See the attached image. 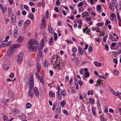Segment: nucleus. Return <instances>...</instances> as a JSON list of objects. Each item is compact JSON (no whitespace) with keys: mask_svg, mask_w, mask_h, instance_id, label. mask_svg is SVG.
Returning <instances> with one entry per match:
<instances>
[{"mask_svg":"<svg viewBox=\"0 0 121 121\" xmlns=\"http://www.w3.org/2000/svg\"><path fill=\"white\" fill-rule=\"evenodd\" d=\"M39 43L34 39H30L28 41L27 47L29 49L35 51L36 50V47L38 45Z\"/></svg>","mask_w":121,"mask_h":121,"instance_id":"nucleus-1","label":"nucleus"},{"mask_svg":"<svg viewBox=\"0 0 121 121\" xmlns=\"http://www.w3.org/2000/svg\"><path fill=\"white\" fill-rule=\"evenodd\" d=\"M34 84V78L32 75L30 77L28 82V96L32 98L33 97V93L31 91L32 90Z\"/></svg>","mask_w":121,"mask_h":121,"instance_id":"nucleus-2","label":"nucleus"},{"mask_svg":"<svg viewBox=\"0 0 121 121\" xmlns=\"http://www.w3.org/2000/svg\"><path fill=\"white\" fill-rule=\"evenodd\" d=\"M15 52V49L12 45L10 46L8 49L7 54L9 56H11L13 55Z\"/></svg>","mask_w":121,"mask_h":121,"instance_id":"nucleus-3","label":"nucleus"},{"mask_svg":"<svg viewBox=\"0 0 121 121\" xmlns=\"http://www.w3.org/2000/svg\"><path fill=\"white\" fill-rule=\"evenodd\" d=\"M54 57H52V59L51 60V63L52 64H56V66L54 67V68L55 69L56 68V67L58 66L59 68H61V67H60V64H59V62H58V60H56V61L54 60Z\"/></svg>","mask_w":121,"mask_h":121,"instance_id":"nucleus-4","label":"nucleus"},{"mask_svg":"<svg viewBox=\"0 0 121 121\" xmlns=\"http://www.w3.org/2000/svg\"><path fill=\"white\" fill-rule=\"evenodd\" d=\"M23 53L22 52H20L18 55L17 61L18 64H20L21 63L22 61L23 60Z\"/></svg>","mask_w":121,"mask_h":121,"instance_id":"nucleus-5","label":"nucleus"},{"mask_svg":"<svg viewBox=\"0 0 121 121\" xmlns=\"http://www.w3.org/2000/svg\"><path fill=\"white\" fill-rule=\"evenodd\" d=\"M58 91L57 93V96L58 98H60L62 95V90L60 88L59 86H58Z\"/></svg>","mask_w":121,"mask_h":121,"instance_id":"nucleus-6","label":"nucleus"},{"mask_svg":"<svg viewBox=\"0 0 121 121\" xmlns=\"http://www.w3.org/2000/svg\"><path fill=\"white\" fill-rule=\"evenodd\" d=\"M4 64L3 68L5 69H8L10 66V62L8 61H6Z\"/></svg>","mask_w":121,"mask_h":121,"instance_id":"nucleus-7","label":"nucleus"},{"mask_svg":"<svg viewBox=\"0 0 121 121\" xmlns=\"http://www.w3.org/2000/svg\"><path fill=\"white\" fill-rule=\"evenodd\" d=\"M41 44L40 48H39V52L41 51L42 52V49L43 48V45L44 44V41L43 40H42L41 41Z\"/></svg>","mask_w":121,"mask_h":121,"instance_id":"nucleus-8","label":"nucleus"},{"mask_svg":"<svg viewBox=\"0 0 121 121\" xmlns=\"http://www.w3.org/2000/svg\"><path fill=\"white\" fill-rule=\"evenodd\" d=\"M11 17L12 23L14 25H16V18L15 15H12L11 16Z\"/></svg>","mask_w":121,"mask_h":121,"instance_id":"nucleus-9","label":"nucleus"},{"mask_svg":"<svg viewBox=\"0 0 121 121\" xmlns=\"http://www.w3.org/2000/svg\"><path fill=\"white\" fill-rule=\"evenodd\" d=\"M37 57V59L39 61L43 57V54L42 52L40 51V52H39L38 53Z\"/></svg>","mask_w":121,"mask_h":121,"instance_id":"nucleus-10","label":"nucleus"},{"mask_svg":"<svg viewBox=\"0 0 121 121\" xmlns=\"http://www.w3.org/2000/svg\"><path fill=\"white\" fill-rule=\"evenodd\" d=\"M18 33V29L17 27L15 28L14 30V37L16 38L17 36Z\"/></svg>","mask_w":121,"mask_h":121,"instance_id":"nucleus-11","label":"nucleus"},{"mask_svg":"<svg viewBox=\"0 0 121 121\" xmlns=\"http://www.w3.org/2000/svg\"><path fill=\"white\" fill-rule=\"evenodd\" d=\"M78 52L79 54L81 55H82L83 54V50L82 48L79 46L78 47Z\"/></svg>","mask_w":121,"mask_h":121,"instance_id":"nucleus-12","label":"nucleus"},{"mask_svg":"<svg viewBox=\"0 0 121 121\" xmlns=\"http://www.w3.org/2000/svg\"><path fill=\"white\" fill-rule=\"evenodd\" d=\"M34 91L36 96H38L39 95V92L37 87H35L34 88Z\"/></svg>","mask_w":121,"mask_h":121,"instance_id":"nucleus-13","label":"nucleus"},{"mask_svg":"<svg viewBox=\"0 0 121 121\" xmlns=\"http://www.w3.org/2000/svg\"><path fill=\"white\" fill-rule=\"evenodd\" d=\"M89 14L86 12H85L82 13L81 16L82 17H85L89 16Z\"/></svg>","mask_w":121,"mask_h":121,"instance_id":"nucleus-14","label":"nucleus"},{"mask_svg":"<svg viewBox=\"0 0 121 121\" xmlns=\"http://www.w3.org/2000/svg\"><path fill=\"white\" fill-rule=\"evenodd\" d=\"M116 17L115 14L114 13H112L110 16V20L112 21H113Z\"/></svg>","mask_w":121,"mask_h":121,"instance_id":"nucleus-15","label":"nucleus"},{"mask_svg":"<svg viewBox=\"0 0 121 121\" xmlns=\"http://www.w3.org/2000/svg\"><path fill=\"white\" fill-rule=\"evenodd\" d=\"M9 99H3L1 100V102L3 103L4 104H5L7 105L8 102H9Z\"/></svg>","mask_w":121,"mask_h":121,"instance_id":"nucleus-16","label":"nucleus"},{"mask_svg":"<svg viewBox=\"0 0 121 121\" xmlns=\"http://www.w3.org/2000/svg\"><path fill=\"white\" fill-rule=\"evenodd\" d=\"M119 6L117 5V4L116 7H115L117 9V10L120 11L121 10V2H120L119 4Z\"/></svg>","mask_w":121,"mask_h":121,"instance_id":"nucleus-17","label":"nucleus"},{"mask_svg":"<svg viewBox=\"0 0 121 121\" xmlns=\"http://www.w3.org/2000/svg\"><path fill=\"white\" fill-rule=\"evenodd\" d=\"M0 8L3 11V13L7 11V9L5 7L4 8L2 5L0 4Z\"/></svg>","mask_w":121,"mask_h":121,"instance_id":"nucleus-18","label":"nucleus"},{"mask_svg":"<svg viewBox=\"0 0 121 121\" xmlns=\"http://www.w3.org/2000/svg\"><path fill=\"white\" fill-rule=\"evenodd\" d=\"M108 4L110 9L112 10H114V8L113 5V4L110 2H108Z\"/></svg>","mask_w":121,"mask_h":121,"instance_id":"nucleus-19","label":"nucleus"},{"mask_svg":"<svg viewBox=\"0 0 121 121\" xmlns=\"http://www.w3.org/2000/svg\"><path fill=\"white\" fill-rule=\"evenodd\" d=\"M53 41L54 39L53 38V37H51L50 39V40L49 41V44L50 45L52 46Z\"/></svg>","mask_w":121,"mask_h":121,"instance_id":"nucleus-20","label":"nucleus"},{"mask_svg":"<svg viewBox=\"0 0 121 121\" xmlns=\"http://www.w3.org/2000/svg\"><path fill=\"white\" fill-rule=\"evenodd\" d=\"M61 112L60 107V106H58L56 110V113L57 114H60Z\"/></svg>","mask_w":121,"mask_h":121,"instance_id":"nucleus-21","label":"nucleus"},{"mask_svg":"<svg viewBox=\"0 0 121 121\" xmlns=\"http://www.w3.org/2000/svg\"><path fill=\"white\" fill-rule=\"evenodd\" d=\"M30 23V20H28L26 21L24 23V25L25 26H27Z\"/></svg>","mask_w":121,"mask_h":121,"instance_id":"nucleus-22","label":"nucleus"},{"mask_svg":"<svg viewBox=\"0 0 121 121\" xmlns=\"http://www.w3.org/2000/svg\"><path fill=\"white\" fill-rule=\"evenodd\" d=\"M112 4L115 7H116L117 4V3L116 0H112Z\"/></svg>","mask_w":121,"mask_h":121,"instance_id":"nucleus-23","label":"nucleus"},{"mask_svg":"<svg viewBox=\"0 0 121 121\" xmlns=\"http://www.w3.org/2000/svg\"><path fill=\"white\" fill-rule=\"evenodd\" d=\"M48 28L49 32L52 33L53 32V30L52 29L51 26L48 25Z\"/></svg>","mask_w":121,"mask_h":121,"instance_id":"nucleus-24","label":"nucleus"},{"mask_svg":"<svg viewBox=\"0 0 121 121\" xmlns=\"http://www.w3.org/2000/svg\"><path fill=\"white\" fill-rule=\"evenodd\" d=\"M49 94L50 96L52 97H53L55 95V93L52 91H50L49 93Z\"/></svg>","mask_w":121,"mask_h":121,"instance_id":"nucleus-25","label":"nucleus"},{"mask_svg":"<svg viewBox=\"0 0 121 121\" xmlns=\"http://www.w3.org/2000/svg\"><path fill=\"white\" fill-rule=\"evenodd\" d=\"M23 40V38L22 37H19L17 40V42H21Z\"/></svg>","mask_w":121,"mask_h":121,"instance_id":"nucleus-26","label":"nucleus"},{"mask_svg":"<svg viewBox=\"0 0 121 121\" xmlns=\"http://www.w3.org/2000/svg\"><path fill=\"white\" fill-rule=\"evenodd\" d=\"M41 68V66L38 63L37 67V70L38 73L40 71V69Z\"/></svg>","mask_w":121,"mask_h":121,"instance_id":"nucleus-27","label":"nucleus"},{"mask_svg":"<svg viewBox=\"0 0 121 121\" xmlns=\"http://www.w3.org/2000/svg\"><path fill=\"white\" fill-rule=\"evenodd\" d=\"M94 64L95 65L97 66H100L101 65V64L100 63H98L97 61H95L94 62Z\"/></svg>","mask_w":121,"mask_h":121,"instance_id":"nucleus-28","label":"nucleus"},{"mask_svg":"<svg viewBox=\"0 0 121 121\" xmlns=\"http://www.w3.org/2000/svg\"><path fill=\"white\" fill-rule=\"evenodd\" d=\"M92 111L93 115L94 116H95L96 115V114L95 111V108L94 106H92Z\"/></svg>","mask_w":121,"mask_h":121,"instance_id":"nucleus-29","label":"nucleus"},{"mask_svg":"<svg viewBox=\"0 0 121 121\" xmlns=\"http://www.w3.org/2000/svg\"><path fill=\"white\" fill-rule=\"evenodd\" d=\"M6 44H3V46H9L11 45L12 44V42L11 41H9L7 43H6Z\"/></svg>","mask_w":121,"mask_h":121,"instance_id":"nucleus-30","label":"nucleus"},{"mask_svg":"<svg viewBox=\"0 0 121 121\" xmlns=\"http://www.w3.org/2000/svg\"><path fill=\"white\" fill-rule=\"evenodd\" d=\"M12 45L13 47H14L15 49V48H16V47H17V48H18L20 47L21 46V45L20 44H15Z\"/></svg>","mask_w":121,"mask_h":121,"instance_id":"nucleus-31","label":"nucleus"},{"mask_svg":"<svg viewBox=\"0 0 121 121\" xmlns=\"http://www.w3.org/2000/svg\"><path fill=\"white\" fill-rule=\"evenodd\" d=\"M100 80H98L97 81V84H99V85H101L102 84H103L102 82V80H100V79H99ZM99 86H101L100 85H99Z\"/></svg>","mask_w":121,"mask_h":121,"instance_id":"nucleus-32","label":"nucleus"},{"mask_svg":"<svg viewBox=\"0 0 121 121\" xmlns=\"http://www.w3.org/2000/svg\"><path fill=\"white\" fill-rule=\"evenodd\" d=\"M88 94L89 95H92L94 94V91L92 90H91V91H89L88 92Z\"/></svg>","mask_w":121,"mask_h":121,"instance_id":"nucleus-33","label":"nucleus"},{"mask_svg":"<svg viewBox=\"0 0 121 121\" xmlns=\"http://www.w3.org/2000/svg\"><path fill=\"white\" fill-rule=\"evenodd\" d=\"M13 112L16 114H18L20 113V111L16 109H14L13 110Z\"/></svg>","mask_w":121,"mask_h":121,"instance_id":"nucleus-34","label":"nucleus"},{"mask_svg":"<svg viewBox=\"0 0 121 121\" xmlns=\"http://www.w3.org/2000/svg\"><path fill=\"white\" fill-rule=\"evenodd\" d=\"M65 104L66 103L65 102L64 100L61 101L60 103L61 106L62 107H63L64 106Z\"/></svg>","mask_w":121,"mask_h":121,"instance_id":"nucleus-35","label":"nucleus"},{"mask_svg":"<svg viewBox=\"0 0 121 121\" xmlns=\"http://www.w3.org/2000/svg\"><path fill=\"white\" fill-rule=\"evenodd\" d=\"M89 100L90 101V102L92 104H94V100L93 99H92L90 98L89 99Z\"/></svg>","mask_w":121,"mask_h":121,"instance_id":"nucleus-36","label":"nucleus"},{"mask_svg":"<svg viewBox=\"0 0 121 121\" xmlns=\"http://www.w3.org/2000/svg\"><path fill=\"white\" fill-rule=\"evenodd\" d=\"M38 79L39 80V81L42 83L43 84V80L42 78L40 77V76H39L38 77Z\"/></svg>","mask_w":121,"mask_h":121,"instance_id":"nucleus-37","label":"nucleus"},{"mask_svg":"<svg viewBox=\"0 0 121 121\" xmlns=\"http://www.w3.org/2000/svg\"><path fill=\"white\" fill-rule=\"evenodd\" d=\"M26 105L27 107L28 108H30L32 106L31 104L30 103H27Z\"/></svg>","mask_w":121,"mask_h":121,"instance_id":"nucleus-38","label":"nucleus"},{"mask_svg":"<svg viewBox=\"0 0 121 121\" xmlns=\"http://www.w3.org/2000/svg\"><path fill=\"white\" fill-rule=\"evenodd\" d=\"M101 8V6L100 5H98L97 6V9L98 11H100Z\"/></svg>","mask_w":121,"mask_h":121,"instance_id":"nucleus-39","label":"nucleus"},{"mask_svg":"<svg viewBox=\"0 0 121 121\" xmlns=\"http://www.w3.org/2000/svg\"><path fill=\"white\" fill-rule=\"evenodd\" d=\"M20 117L22 118H26V116L25 115L22 114L20 115Z\"/></svg>","mask_w":121,"mask_h":121,"instance_id":"nucleus-40","label":"nucleus"},{"mask_svg":"<svg viewBox=\"0 0 121 121\" xmlns=\"http://www.w3.org/2000/svg\"><path fill=\"white\" fill-rule=\"evenodd\" d=\"M29 17L30 19H32L34 18V16L32 13H30V14Z\"/></svg>","mask_w":121,"mask_h":121,"instance_id":"nucleus-41","label":"nucleus"},{"mask_svg":"<svg viewBox=\"0 0 121 121\" xmlns=\"http://www.w3.org/2000/svg\"><path fill=\"white\" fill-rule=\"evenodd\" d=\"M49 14L48 10H47L46 11V16L47 19H48V18Z\"/></svg>","mask_w":121,"mask_h":121,"instance_id":"nucleus-42","label":"nucleus"},{"mask_svg":"<svg viewBox=\"0 0 121 121\" xmlns=\"http://www.w3.org/2000/svg\"><path fill=\"white\" fill-rule=\"evenodd\" d=\"M77 49L75 47H74L72 49V52L74 53L76 52H77Z\"/></svg>","mask_w":121,"mask_h":121,"instance_id":"nucleus-43","label":"nucleus"},{"mask_svg":"<svg viewBox=\"0 0 121 121\" xmlns=\"http://www.w3.org/2000/svg\"><path fill=\"white\" fill-rule=\"evenodd\" d=\"M93 48L92 46H90L88 48V51L90 52H91L92 51Z\"/></svg>","mask_w":121,"mask_h":121,"instance_id":"nucleus-44","label":"nucleus"},{"mask_svg":"<svg viewBox=\"0 0 121 121\" xmlns=\"http://www.w3.org/2000/svg\"><path fill=\"white\" fill-rule=\"evenodd\" d=\"M91 17L89 16V17H86V20L88 21H90L91 20Z\"/></svg>","mask_w":121,"mask_h":121,"instance_id":"nucleus-45","label":"nucleus"},{"mask_svg":"<svg viewBox=\"0 0 121 121\" xmlns=\"http://www.w3.org/2000/svg\"><path fill=\"white\" fill-rule=\"evenodd\" d=\"M4 121H8V117L6 116H4L3 117Z\"/></svg>","mask_w":121,"mask_h":121,"instance_id":"nucleus-46","label":"nucleus"},{"mask_svg":"<svg viewBox=\"0 0 121 121\" xmlns=\"http://www.w3.org/2000/svg\"><path fill=\"white\" fill-rule=\"evenodd\" d=\"M121 95V93L119 92H116L115 94V95L116 96H119L120 95Z\"/></svg>","mask_w":121,"mask_h":121,"instance_id":"nucleus-47","label":"nucleus"},{"mask_svg":"<svg viewBox=\"0 0 121 121\" xmlns=\"http://www.w3.org/2000/svg\"><path fill=\"white\" fill-rule=\"evenodd\" d=\"M110 21H108V20H107L105 23V25L106 26H107L108 24H110Z\"/></svg>","mask_w":121,"mask_h":121,"instance_id":"nucleus-48","label":"nucleus"},{"mask_svg":"<svg viewBox=\"0 0 121 121\" xmlns=\"http://www.w3.org/2000/svg\"><path fill=\"white\" fill-rule=\"evenodd\" d=\"M117 19L119 20L121 22V20L120 19V16L119 14L118 13H117Z\"/></svg>","mask_w":121,"mask_h":121,"instance_id":"nucleus-49","label":"nucleus"},{"mask_svg":"<svg viewBox=\"0 0 121 121\" xmlns=\"http://www.w3.org/2000/svg\"><path fill=\"white\" fill-rule=\"evenodd\" d=\"M118 73V72L117 70H115L114 71V74L115 75H117Z\"/></svg>","mask_w":121,"mask_h":121,"instance_id":"nucleus-50","label":"nucleus"},{"mask_svg":"<svg viewBox=\"0 0 121 121\" xmlns=\"http://www.w3.org/2000/svg\"><path fill=\"white\" fill-rule=\"evenodd\" d=\"M104 24V23H103V24H102V23L101 22H100L99 23H98L97 24V26H101L102 25Z\"/></svg>","mask_w":121,"mask_h":121,"instance_id":"nucleus-51","label":"nucleus"},{"mask_svg":"<svg viewBox=\"0 0 121 121\" xmlns=\"http://www.w3.org/2000/svg\"><path fill=\"white\" fill-rule=\"evenodd\" d=\"M78 82L79 85L80 86H81L82 85L83 82L82 81L79 80L78 81Z\"/></svg>","mask_w":121,"mask_h":121,"instance_id":"nucleus-52","label":"nucleus"},{"mask_svg":"<svg viewBox=\"0 0 121 121\" xmlns=\"http://www.w3.org/2000/svg\"><path fill=\"white\" fill-rule=\"evenodd\" d=\"M56 5L58 6L60 4V2L59 0H57L56 2Z\"/></svg>","mask_w":121,"mask_h":121,"instance_id":"nucleus-53","label":"nucleus"},{"mask_svg":"<svg viewBox=\"0 0 121 121\" xmlns=\"http://www.w3.org/2000/svg\"><path fill=\"white\" fill-rule=\"evenodd\" d=\"M63 112L64 113L66 114V115H69L68 111L66 110H64V111Z\"/></svg>","mask_w":121,"mask_h":121,"instance_id":"nucleus-54","label":"nucleus"},{"mask_svg":"<svg viewBox=\"0 0 121 121\" xmlns=\"http://www.w3.org/2000/svg\"><path fill=\"white\" fill-rule=\"evenodd\" d=\"M88 28L87 27H86L84 29H83V32L84 33L87 30Z\"/></svg>","mask_w":121,"mask_h":121,"instance_id":"nucleus-55","label":"nucleus"},{"mask_svg":"<svg viewBox=\"0 0 121 121\" xmlns=\"http://www.w3.org/2000/svg\"><path fill=\"white\" fill-rule=\"evenodd\" d=\"M110 91H111V92L114 95H115V94L116 92H115L112 89H111L110 90Z\"/></svg>","mask_w":121,"mask_h":121,"instance_id":"nucleus-56","label":"nucleus"},{"mask_svg":"<svg viewBox=\"0 0 121 121\" xmlns=\"http://www.w3.org/2000/svg\"><path fill=\"white\" fill-rule=\"evenodd\" d=\"M109 112H111L112 113H114V110L111 108H110L109 110Z\"/></svg>","mask_w":121,"mask_h":121,"instance_id":"nucleus-57","label":"nucleus"},{"mask_svg":"<svg viewBox=\"0 0 121 121\" xmlns=\"http://www.w3.org/2000/svg\"><path fill=\"white\" fill-rule=\"evenodd\" d=\"M24 7L25 9L27 11H28V9L29 8L28 6L26 5H24Z\"/></svg>","mask_w":121,"mask_h":121,"instance_id":"nucleus-58","label":"nucleus"},{"mask_svg":"<svg viewBox=\"0 0 121 121\" xmlns=\"http://www.w3.org/2000/svg\"><path fill=\"white\" fill-rule=\"evenodd\" d=\"M54 39L56 40L57 38V34L55 33H54Z\"/></svg>","mask_w":121,"mask_h":121,"instance_id":"nucleus-59","label":"nucleus"},{"mask_svg":"<svg viewBox=\"0 0 121 121\" xmlns=\"http://www.w3.org/2000/svg\"><path fill=\"white\" fill-rule=\"evenodd\" d=\"M89 30L90 31V29H89L87 30V31L86 32V34H88L91 35V34H90L91 32L89 31Z\"/></svg>","mask_w":121,"mask_h":121,"instance_id":"nucleus-60","label":"nucleus"},{"mask_svg":"<svg viewBox=\"0 0 121 121\" xmlns=\"http://www.w3.org/2000/svg\"><path fill=\"white\" fill-rule=\"evenodd\" d=\"M89 73L86 72L85 73V76L86 77H89Z\"/></svg>","mask_w":121,"mask_h":121,"instance_id":"nucleus-61","label":"nucleus"},{"mask_svg":"<svg viewBox=\"0 0 121 121\" xmlns=\"http://www.w3.org/2000/svg\"><path fill=\"white\" fill-rule=\"evenodd\" d=\"M9 3L11 4H12L13 3V0H8Z\"/></svg>","mask_w":121,"mask_h":121,"instance_id":"nucleus-62","label":"nucleus"},{"mask_svg":"<svg viewBox=\"0 0 121 121\" xmlns=\"http://www.w3.org/2000/svg\"><path fill=\"white\" fill-rule=\"evenodd\" d=\"M66 93V91L65 90L63 91L62 92V95L63 96H65Z\"/></svg>","mask_w":121,"mask_h":121,"instance_id":"nucleus-63","label":"nucleus"},{"mask_svg":"<svg viewBox=\"0 0 121 121\" xmlns=\"http://www.w3.org/2000/svg\"><path fill=\"white\" fill-rule=\"evenodd\" d=\"M55 10L56 12H59V10L58 9V8L56 7H55L54 9Z\"/></svg>","mask_w":121,"mask_h":121,"instance_id":"nucleus-64","label":"nucleus"}]
</instances>
